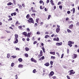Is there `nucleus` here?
<instances>
[{
    "mask_svg": "<svg viewBox=\"0 0 79 79\" xmlns=\"http://www.w3.org/2000/svg\"><path fill=\"white\" fill-rule=\"evenodd\" d=\"M66 21H68V20H69V18H68V17L66 18Z\"/></svg>",
    "mask_w": 79,
    "mask_h": 79,
    "instance_id": "bf43d9fd",
    "label": "nucleus"
},
{
    "mask_svg": "<svg viewBox=\"0 0 79 79\" xmlns=\"http://www.w3.org/2000/svg\"><path fill=\"white\" fill-rule=\"evenodd\" d=\"M15 39H18V35L16 34H15Z\"/></svg>",
    "mask_w": 79,
    "mask_h": 79,
    "instance_id": "4468645a",
    "label": "nucleus"
},
{
    "mask_svg": "<svg viewBox=\"0 0 79 79\" xmlns=\"http://www.w3.org/2000/svg\"><path fill=\"white\" fill-rule=\"evenodd\" d=\"M7 5L8 6H10V5H13V3H12L11 2H9L7 3Z\"/></svg>",
    "mask_w": 79,
    "mask_h": 79,
    "instance_id": "2eb2a0df",
    "label": "nucleus"
},
{
    "mask_svg": "<svg viewBox=\"0 0 79 79\" xmlns=\"http://www.w3.org/2000/svg\"><path fill=\"white\" fill-rule=\"evenodd\" d=\"M35 71H36V70L35 69H34L33 71V73H35Z\"/></svg>",
    "mask_w": 79,
    "mask_h": 79,
    "instance_id": "a19ab883",
    "label": "nucleus"
},
{
    "mask_svg": "<svg viewBox=\"0 0 79 79\" xmlns=\"http://www.w3.org/2000/svg\"><path fill=\"white\" fill-rule=\"evenodd\" d=\"M20 50V49L18 48H16V50Z\"/></svg>",
    "mask_w": 79,
    "mask_h": 79,
    "instance_id": "603ef678",
    "label": "nucleus"
},
{
    "mask_svg": "<svg viewBox=\"0 0 79 79\" xmlns=\"http://www.w3.org/2000/svg\"><path fill=\"white\" fill-rule=\"evenodd\" d=\"M27 31L29 32V31H30V29H29V28H27Z\"/></svg>",
    "mask_w": 79,
    "mask_h": 79,
    "instance_id": "c9c22d12",
    "label": "nucleus"
},
{
    "mask_svg": "<svg viewBox=\"0 0 79 79\" xmlns=\"http://www.w3.org/2000/svg\"><path fill=\"white\" fill-rule=\"evenodd\" d=\"M63 56H64V54H62L61 55V58H63Z\"/></svg>",
    "mask_w": 79,
    "mask_h": 79,
    "instance_id": "37998d69",
    "label": "nucleus"
},
{
    "mask_svg": "<svg viewBox=\"0 0 79 79\" xmlns=\"http://www.w3.org/2000/svg\"><path fill=\"white\" fill-rule=\"evenodd\" d=\"M67 53L68 54V53H69V49H67Z\"/></svg>",
    "mask_w": 79,
    "mask_h": 79,
    "instance_id": "ea45409f",
    "label": "nucleus"
},
{
    "mask_svg": "<svg viewBox=\"0 0 79 79\" xmlns=\"http://www.w3.org/2000/svg\"><path fill=\"white\" fill-rule=\"evenodd\" d=\"M61 4V2H59L58 3V5H60V4Z\"/></svg>",
    "mask_w": 79,
    "mask_h": 79,
    "instance_id": "0e129e2a",
    "label": "nucleus"
},
{
    "mask_svg": "<svg viewBox=\"0 0 79 79\" xmlns=\"http://www.w3.org/2000/svg\"><path fill=\"white\" fill-rule=\"evenodd\" d=\"M73 26H74V25H73V24H71L69 26V28L73 29Z\"/></svg>",
    "mask_w": 79,
    "mask_h": 79,
    "instance_id": "9b49d317",
    "label": "nucleus"
},
{
    "mask_svg": "<svg viewBox=\"0 0 79 79\" xmlns=\"http://www.w3.org/2000/svg\"><path fill=\"white\" fill-rule=\"evenodd\" d=\"M15 77H16V79H18V76L17 75H15Z\"/></svg>",
    "mask_w": 79,
    "mask_h": 79,
    "instance_id": "e2e57ef3",
    "label": "nucleus"
},
{
    "mask_svg": "<svg viewBox=\"0 0 79 79\" xmlns=\"http://www.w3.org/2000/svg\"><path fill=\"white\" fill-rule=\"evenodd\" d=\"M31 11L32 12V13H35V12L36 13H37V11L34 10V9H33V10H31Z\"/></svg>",
    "mask_w": 79,
    "mask_h": 79,
    "instance_id": "a878e982",
    "label": "nucleus"
},
{
    "mask_svg": "<svg viewBox=\"0 0 79 79\" xmlns=\"http://www.w3.org/2000/svg\"><path fill=\"white\" fill-rule=\"evenodd\" d=\"M25 50L26 51H27V52L29 51V48H28L27 47L26 48H25Z\"/></svg>",
    "mask_w": 79,
    "mask_h": 79,
    "instance_id": "aec40b11",
    "label": "nucleus"
},
{
    "mask_svg": "<svg viewBox=\"0 0 79 79\" xmlns=\"http://www.w3.org/2000/svg\"><path fill=\"white\" fill-rule=\"evenodd\" d=\"M5 36H2L1 38V39H5Z\"/></svg>",
    "mask_w": 79,
    "mask_h": 79,
    "instance_id": "6e6d98bb",
    "label": "nucleus"
},
{
    "mask_svg": "<svg viewBox=\"0 0 79 79\" xmlns=\"http://www.w3.org/2000/svg\"><path fill=\"white\" fill-rule=\"evenodd\" d=\"M26 18L27 19H29V14H28Z\"/></svg>",
    "mask_w": 79,
    "mask_h": 79,
    "instance_id": "7c9ffc66",
    "label": "nucleus"
},
{
    "mask_svg": "<svg viewBox=\"0 0 79 79\" xmlns=\"http://www.w3.org/2000/svg\"><path fill=\"white\" fill-rule=\"evenodd\" d=\"M59 7L60 8V10H61V9H62V6H60Z\"/></svg>",
    "mask_w": 79,
    "mask_h": 79,
    "instance_id": "3c124183",
    "label": "nucleus"
},
{
    "mask_svg": "<svg viewBox=\"0 0 79 79\" xmlns=\"http://www.w3.org/2000/svg\"><path fill=\"white\" fill-rule=\"evenodd\" d=\"M51 59H55V56H51Z\"/></svg>",
    "mask_w": 79,
    "mask_h": 79,
    "instance_id": "cd10ccee",
    "label": "nucleus"
},
{
    "mask_svg": "<svg viewBox=\"0 0 79 79\" xmlns=\"http://www.w3.org/2000/svg\"><path fill=\"white\" fill-rule=\"evenodd\" d=\"M50 2L52 5H54V3H53V0H51Z\"/></svg>",
    "mask_w": 79,
    "mask_h": 79,
    "instance_id": "a211bd4d",
    "label": "nucleus"
},
{
    "mask_svg": "<svg viewBox=\"0 0 79 79\" xmlns=\"http://www.w3.org/2000/svg\"><path fill=\"white\" fill-rule=\"evenodd\" d=\"M31 32L28 33L27 35V36L28 37L31 36Z\"/></svg>",
    "mask_w": 79,
    "mask_h": 79,
    "instance_id": "412c9836",
    "label": "nucleus"
},
{
    "mask_svg": "<svg viewBox=\"0 0 79 79\" xmlns=\"http://www.w3.org/2000/svg\"><path fill=\"white\" fill-rule=\"evenodd\" d=\"M43 25V22H41L40 23V26H42Z\"/></svg>",
    "mask_w": 79,
    "mask_h": 79,
    "instance_id": "774afa93",
    "label": "nucleus"
},
{
    "mask_svg": "<svg viewBox=\"0 0 79 79\" xmlns=\"http://www.w3.org/2000/svg\"><path fill=\"white\" fill-rule=\"evenodd\" d=\"M42 53H43V52L42 50H41L40 51V54H42Z\"/></svg>",
    "mask_w": 79,
    "mask_h": 79,
    "instance_id": "5fc2aeb1",
    "label": "nucleus"
},
{
    "mask_svg": "<svg viewBox=\"0 0 79 79\" xmlns=\"http://www.w3.org/2000/svg\"><path fill=\"white\" fill-rule=\"evenodd\" d=\"M27 21H28L29 23H33V24H34V20H33V19L32 18H29V20H27Z\"/></svg>",
    "mask_w": 79,
    "mask_h": 79,
    "instance_id": "f257e3e1",
    "label": "nucleus"
},
{
    "mask_svg": "<svg viewBox=\"0 0 79 79\" xmlns=\"http://www.w3.org/2000/svg\"><path fill=\"white\" fill-rule=\"evenodd\" d=\"M25 56H26V57H28V54L27 53H26L25 54Z\"/></svg>",
    "mask_w": 79,
    "mask_h": 79,
    "instance_id": "4c0bfd02",
    "label": "nucleus"
},
{
    "mask_svg": "<svg viewBox=\"0 0 79 79\" xmlns=\"http://www.w3.org/2000/svg\"><path fill=\"white\" fill-rule=\"evenodd\" d=\"M60 31V29L59 28H57L56 29V32H57V33H58V32H59Z\"/></svg>",
    "mask_w": 79,
    "mask_h": 79,
    "instance_id": "6e6552de",
    "label": "nucleus"
},
{
    "mask_svg": "<svg viewBox=\"0 0 79 79\" xmlns=\"http://www.w3.org/2000/svg\"><path fill=\"white\" fill-rule=\"evenodd\" d=\"M50 2V0H47L46 3H48Z\"/></svg>",
    "mask_w": 79,
    "mask_h": 79,
    "instance_id": "49530a36",
    "label": "nucleus"
},
{
    "mask_svg": "<svg viewBox=\"0 0 79 79\" xmlns=\"http://www.w3.org/2000/svg\"><path fill=\"white\" fill-rule=\"evenodd\" d=\"M36 34H37V35H39L40 34V31H38L36 32Z\"/></svg>",
    "mask_w": 79,
    "mask_h": 79,
    "instance_id": "e433bc0d",
    "label": "nucleus"
},
{
    "mask_svg": "<svg viewBox=\"0 0 79 79\" xmlns=\"http://www.w3.org/2000/svg\"><path fill=\"white\" fill-rule=\"evenodd\" d=\"M48 37H49V35H46L45 36V39H47Z\"/></svg>",
    "mask_w": 79,
    "mask_h": 79,
    "instance_id": "393cba45",
    "label": "nucleus"
},
{
    "mask_svg": "<svg viewBox=\"0 0 79 79\" xmlns=\"http://www.w3.org/2000/svg\"><path fill=\"white\" fill-rule=\"evenodd\" d=\"M40 9H41V10H42V9H43L42 8V6H40Z\"/></svg>",
    "mask_w": 79,
    "mask_h": 79,
    "instance_id": "13d9d810",
    "label": "nucleus"
},
{
    "mask_svg": "<svg viewBox=\"0 0 79 79\" xmlns=\"http://www.w3.org/2000/svg\"><path fill=\"white\" fill-rule=\"evenodd\" d=\"M11 67H13V66H15V64L14 63L12 62L11 64Z\"/></svg>",
    "mask_w": 79,
    "mask_h": 79,
    "instance_id": "6ab92c4d",
    "label": "nucleus"
},
{
    "mask_svg": "<svg viewBox=\"0 0 79 79\" xmlns=\"http://www.w3.org/2000/svg\"><path fill=\"white\" fill-rule=\"evenodd\" d=\"M18 23H19V22L18 21H17V22H16L15 23L16 24H18Z\"/></svg>",
    "mask_w": 79,
    "mask_h": 79,
    "instance_id": "680f3d73",
    "label": "nucleus"
},
{
    "mask_svg": "<svg viewBox=\"0 0 79 79\" xmlns=\"http://www.w3.org/2000/svg\"><path fill=\"white\" fill-rule=\"evenodd\" d=\"M67 13L68 14H70V13H71V12L70 11H67Z\"/></svg>",
    "mask_w": 79,
    "mask_h": 79,
    "instance_id": "8fccbe9b",
    "label": "nucleus"
},
{
    "mask_svg": "<svg viewBox=\"0 0 79 79\" xmlns=\"http://www.w3.org/2000/svg\"><path fill=\"white\" fill-rule=\"evenodd\" d=\"M50 64L51 65H53V62L52 61H51L50 62Z\"/></svg>",
    "mask_w": 79,
    "mask_h": 79,
    "instance_id": "473e14b6",
    "label": "nucleus"
},
{
    "mask_svg": "<svg viewBox=\"0 0 79 79\" xmlns=\"http://www.w3.org/2000/svg\"><path fill=\"white\" fill-rule=\"evenodd\" d=\"M63 44L62 42H60V43H56V46H60L61 45Z\"/></svg>",
    "mask_w": 79,
    "mask_h": 79,
    "instance_id": "7ed1b4c3",
    "label": "nucleus"
},
{
    "mask_svg": "<svg viewBox=\"0 0 79 79\" xmlns=\"http://www.w3.org/2000/svg\"><path fill=\"white\" fill-rule=\"evenodd\" d=\"M7 58H9L10 57V54L8 53L7 54Z\"/></svg>",
    "mask_w": 79,
    "mask_h": 79,
    "instance_id": "b1692460",
    "label": "nucleus"
},
{
    "mask_svg": "<svg viewBox=\"0 0 79 79\" xmlns=\"http://www.w3.org/2000/svg\"><path fill=\"white\" fill-rule=\"evenodd\" d=\"M39 19H36V21L37 23H38V21H39Z\"/></svg>",
    "mask_w": 79,
    "mask_h": 79,
    "instance_id": "a18cd8bd",
    "label": "nucleus"
},
{
    "mask_svg": "<svg viewBox=\"0 0 79 79\" xmlns=\"http://www.w3.org/2000/svg\"><path fill=\"white\" fill-rule=\"evenodd\" d=\"M19 8L20 9L22 8V6H21V5H20L19 6Z\"/></svg>",
    "mask_w": 79,
    "mask_h": 79,
    "instance_id": "864d4df0",
    "label": "nucleus"
},
{
    "mask_svg": "<svg viewBox=\"0 0 79 79\" xmlns=\"http://www.w3.org/2000/svg\"><path fill=\"white\" fill-rule=\"evenodd\" d=\"M42 2H43V1L42 0H40V4H42Z\"/></svg>",
    "mask_w": 79,
    "mask_h": 79,
    "instance_id": "72a5a7b5",
    "label": "nucleus"
},
{
    "mask_svg": "<svg viewBox=\"0 0 79 79\" xmlns=\"http://www.w3.org/2000/svg\"><path fill=\"white\" fill-rule=\"evenodd\" d=\"M67 31L68 32V33H71V32H72V31H71V30H70L69 29H67Z\"/></svg>",
    "mask_w": 79,
    "mask_h": 79,
    "instance_id": "dca6fc26",
    "label": "nucleus"
},
{
    "mask_svg": "<svg viewBox=\"0 0 79 79\" xmlns=\"http://www.w3.org/2000/svg\"><path fill=\"white\" fill-rule=\"evenodd\" d=\"M18 60L19 62H21L23 61V59L21 58H20L18 59Z\"/></svg>",
    "mask_w": 79,
    "mask_h": 79,
    "instance_id": "5701e85b",
    "label": "nucleus"
},
{
    "mask_svg": "<svg viewBox=\"0 0 79 79\" xmlns=\"http://www.w3.org/2000/svg\"><path fill=\"white\" fill-rule=\"evenodd\" d=\"M13 14H14V16H15V15H16V12H14V13H13Z\"/></svg>",
    "mask_w": 79,
    "mask_h": 79,
    "instance_id": "69168bd1",
    "label": "nucleus"
},
{
    "mask_svg": "<svg viewBox=\"0 0 79 79\" xmlns=\"http://www.w3.org/2000/svg\"><path fill=\"white\" fill-rule=\"evenodd\" d=\"M45 66H48L49 65H50V64H49V63L47 62L46 64H44Z\"/></svg>",
    "mask_w": 79,
    "mask_h": 79,
    "instance_id": "9d476101",
    "label": "nucleus"
},
{
    "mask_svg": "<svg viewBox=\"0 0 79 79\" xmlns=\"http://www.w3.org/2000/svg\"><path fill=\"white\" fill-rule=\"evenodd\" d=\"M12 18H10L9 19H8V21H11V20H12Z\"/></svg>",
    "mask_w": 79,
    "mask_h": 79,
    "instance_id": "de8ad7c7",
    "label": "nucleus"
},
{
    "mask_svg": "<svg viewBox=\"0 0 79 79\" xmlns=\"http://www.w3.org/2000/svg\"><path fill=\"white\" fill-rule=\"evenodd\" d=\"M51 17V15H49L48 16V19H50V17Z\"/></svg>",
    "mask_w": 79,
    "mask_h": 79,
    "instance_id": "f704fd0d",
    "label": "nucleus"
},
{
    "mask_svg": "<svg viewBox=\"0 0 79 79\" xmlns=\"http://www.w3.org/2000/svg\"><path fill=\"white\" fill-rule=\"evenodd\" d=\"M31 61H32L33 62H34L35 63H37V60H36L34 59V58H31Z\"/></svg>",
    "mask_w": 79,
    "mask_h": 79,
    "instance_id": "423d86ee",
    "label": "nucleus"
},
{
    "mask_svg": "<svg viewBox=\"0 0 79 79\" xmlns=\"http://www.w3.org/2000/svg\"><path fill=\"white\" fill-rule=\"evenodd\" d=\"M31 15L32 16H35V13H33L31 14Z\"/></svg>",
    "mask_w": 79,
    "mask_h": 79,
    "instance_id": "79ce46f5",
    "label": "nucleus"
},
{
    "mask_svg": "<svg viewBox=\"0 0 79 79\" xmlns=\"http://www.w3.org/2000/svg\"><path fill=\"white\" fill-rule=\"evenodd\" d=\"M79 22H78L77 23L76 25L77 26H79Z\"/></svg>",
    "mask_w": 79,
    "mask_h": 79,
    "instance_id": "052dcab7",
    "label": "nucleus"
},
{
    "mask_svg": "<svg viewBox=\"0 0 79 79\" xmlns=\"http://www.w3.org/2000/svg\"><path fill=\"white\" fill-rule=\"evenodd\" d=\"M22 27H23L22 26H18V27H19V29H20V30H21V28H22Z\"/></svg>",
    "mask_w": 79,
    "mask_h": 79,
    "instance_id": "bb28decb",
    "label": "nucleus"
},
{
    "mask_svg": "<svg viewBox=\"0 0 79 79\" xmlns=\"http://www.w3.org/2000/svg\"><path fill=\"white\" fill-rule=\"evenodd\" d=\"M30 40L29 39V38H27V41H29V40Z\"/></svg>",
    "mask_w": 79,
    "mask_h": 79,
    "instance_id": "338daca9",
    "label": "nucleus"
},
{
    "mask_svg": "<svg viewBox=\"0 0 79 79\" xmlns=\"http://www.w3.org/2000/svg\"><path fill=\"white\" fill-rule=\"evenodd\" d=\"M11 57L13 58H16V56H11Z\"/></svg>",
    "mask_w": 79,
    "mask_h": 79,
    "instance_id": "c85d7f7f",
    "label": "nucleus"
},
{
    "mask_svg": "<svg viewBox=\"0 0 79 79\" xmlns=\"http://www.w3.org/2000/svg\"><path fill=\"white\" fill-rule=\"evenodd\" d=\"M23 65L20 64L19 65L18 67H19V68H23Z\"/></svg>",
    "mask_w": 79,
    "mask_h": 79,
    "instance_id": "4be33fe9",
    "label": "nucleus"
},
{
    "mask_svg": "<svg viewBox=\"0 0 79 79\" xmlns=\"http://www.w3.org/2000/svg\"><path fill=\"white\" fill-rule=\"evenodd\" d=\"M73 13H75V8H73Z\"/></svg>",
    "mask_w": 79,
    "mask_h": 79,
    "instance_id": "2f4dec72",
    "label": "nucleus"
},
{
    "mask_svg": "<svg viewBox=\"0 0 79 79\" xmlns=\"http://www.w3.org/2000/svg\"><path fill=\"white\" fill-rule=\"evenodd\" d=\"M68 45L70 47H71L72 46H73V45L72 44H74V43L73 41H69L68 42Z\"/></svg>",
    "mask_w": 79,
    "mask_h": 79,
    "instance_id": "f03ea898",
    "label": "nucleus"
},
{
    "mask_svg": "<svg viewBox=\"0 0 79 79\" xmlns=\"http://www.w3.org/2000/svg\"><path fill=\"white\" fill-rule=\"evenodd\" d=\"M52 78L53 79H56V77L54 76L52 77Z\"/></svg>",
    "mask_w": 79,
    "mask_h": 79,
    "instance_id": "c756f323",
    "label": "nucleus"
},
{
    "mask_svg": "<svg viewBox=\"0 0 79 79\" xmlns=\"http://www.w3.org/2000/svg\"><path fill=\"white\" fill-rule=\"evenodd\" d=\"M69 73H69V75H72L73 74V73H72V72H73V70H71L69 71Z\"/></svg>",
    "mask_w": 79,
    "mask_h": 79,
    "instance_id": "1a4fd4ad",
    "label": "nucleus"
},
{
    "mask_svg": "<svg viewBox=\"0 0 79 79\" xmlns=\"http://www.w3.org/2000/svg\"><path fill=\"white\" fill-rule=\"evenodd\" d=\"M67 78L68 79H70V77H69L68 76H67Z\"/></svg>",
    "mask_w": 79,
    "mask_h": 79,
    "instance_id": "4d7b16f0",
    "label": "nucleus"
},
{
    "mask_svg": "<svg viewBox=\"0 0 79 79\" xmlns=\"http://www.w3.org/2000/svg\"><path fill=\"white\" fill-rule=\"evenodd\" d=\"M15 39V41L14 42V44H17V43L18 42V39Z\"/></svg>",
    "mask_w": 79,
    "mask_h": 79,
    "instance_id": "f8f14e48",
    "label": "nucleus"
},
{
    "mask_svg": "<svg viewBox=\"0 0 79 79\" xmlns=\"http://www.w3.org/2000/svg\"><path fill=\"white\" fill-rule=\"evenodd\" d=\"M77 55L75 54H74L73 55V57H72V58L73 59H74L75 58H77Z\"/></svg>",
    "mask_w": 79,
    "mask_h": 79,
    "instance_id": "39448f33",
    "label": "nucleus"
},
{
    "mask_svg": "<svg viewBox=\"0 0 79 79\" xmlns=\"http://www.w3.org/2000/svg\"><path fill=\"white\" fill-rule=\"evenodd\" d=\"M42 49L43 50L44 53H45V48H44V47H43L42 48Z\"/></svg>",
    "mask_w": 79,
    "mask_h": 79,
    "instance_id": "f3484780",
    "label": "nucleus"
},
{
    "mask_svg": "<svg viewBox=\"0 0 79 79\" xmlns=\"http://www.w3.org/2000/svg\"><path fill=\"white\" fill-rule=\"evenodd\" d=\"M59 38L57 37L56 39V41H59Z\"/></svg>",
    "mask_w": 79,
    "mask_h": 79,
    "instance_id": "c03bdc74",
    "label": "nucleus"
},
{
    "mask_svg": "<svg viewBox=\"0 0 79 79\" xmlns=\"http://www.w3.org/2000/svg\"><path fill=\"white\" fill-rule=\"evenodd\" d=\"M50 53L52 55H55V52H50Z\"/></svg>",
    "mask_w": 79,
    "mask_h": 79,
    "instance_id": "ddd939ff",
    "label": "nucleus"
},
{
    "mask_svg": "<svg viewBox=\"0 0 79 79\" xmlns=\"http://www.w3.org/2000/svg\"><path fill=\"white\" fill-rule=\"evenodd\" d=\"M37 41H34L33 43V44L34 45H35V44H37Z\"/></svg>",
    "mask_w": 79,
    "mask_h": 79,
    "instance_id": "58836bf2",
    "label": "nucleus"
},
{
    "mask_svg": "<svg viewBox=\"0 0 79 79\" xmlns=\"http://www.w3.org/2000/svg\"><path fill=\"white\" fill-rule=\"evenodd\" d=\"M41 58V60H44V58H45V57H44V56H43Z\"/></svg>",
    "mask_w": 79,
    "mask_h": 79,
    "instance_id": "09e8293b",
    "label": "nucleus"
},
{
    "mask_svg": "<svg viewBox=\"0 0 79 79\" xmlns=\"http://www.w3.org/2000/svg\"><path fill=\"white\" fill-rule=\"evenodd\" d=\"M54 74V72L53 71L51 72L50 74L48 75L49 76L51 77V76H52Z\"/></svg>",
    "mask_w": 79,
    "mask_h": 79,
    "instance_id": "20e7f679",
    "label": "nucleus"
},
{
    "mask_svg": "<svg viewBox=\"0 0 79 79\" xmlns=\"http://www.w3.org/2000/svg\"><path fill=\"white\" fill-rule=\"evenodd\" d=\"M23 35L25 36V37H27V32H24L23 33Z\"/></svg>",
    "mask_w": 79,
    "mask_h": 79,
    "instance_id": "0eeeda50",
    "label": "nucleus"
}]
</instances>
